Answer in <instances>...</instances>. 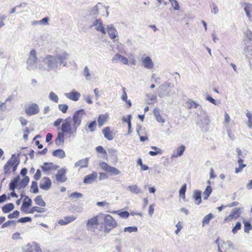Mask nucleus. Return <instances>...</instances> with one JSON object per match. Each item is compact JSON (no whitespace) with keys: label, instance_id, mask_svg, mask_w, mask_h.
<instances>
[{"label":"nucleus","instance_id":"69168bd1","mask_svg":"<svg viewBox=\"0 0 252 252\" xmlns=\"http://www.w3.org/2000/svg\"><path fill=\"white\" fill-rule=\"evenodd\" d=\"M96 151L99 153L105 155L107 154L106 150L101 146L96 147Z\"/></svg>","mask_w":252,"mask_h":252},{"label":"nucleus","instance_id":"49530a36","mask_svg":"<svg viewBox=\"0 0 252 252\" xmlns=\"http://www.w3.org/2000/svg\"><path fill=\"white\" fill-rule=\"evenodd\" d=\"M108 172L110 173L111 175H117L120 174V171L117 168L110 166L109 168Z\"/></svg>","mask_w":252,"mask_h":252},{"label":"nucleus","instance_id":"864d4df0","mask_svg":"<svg viewBox=\"0 0 252 252\" xmlns=\"http://www.w3.org/2000/svg\"><path fill=\"white\" fill-rule=\"evenodd\" d=\"M241 228V223L240 222H237L235 226L233 228L232 232L233 234H236L237 231L240 230Z\"/></svg>","mask_w":252,"mask_h":252},{"label":"nucleus","instance_id":"4468645a","mask_svg":"<svg viewBox=\"0 0 252 252\" xmlns=\"http://www.w3.org/2000/svg\"><path fill=\"white\" fill-rule=\"evenodd\" d=\"M15 160V155H12L10 158L7 161L4 165L3 169L4 174H9L10 173V169L13 165V162Z\"/></svg>","mask_w":252,"mask_h":252},{"label":"nucleus","instance_id":"a18cd8bd","mask_svg":"<svg viewBox=\"0 0 252 252\" xmlns=\"http://www.w3.org/2000/svg\"><path fill=\"white\" fill-rule=\"evenodd\" d=\"M187 189V185L184 184L179 190V195L181 197L183 198V199H185L186 198L185 196V192Z\"/></svg>","mask_w":252,"mask_h":252},{"label":"nucleus","instance_id":"7c9ffc66","mask_svg":"<svg viewBox=\"0 0 252 252\" xmlns=\"http://www.w3.org/2000/svg\"><path fill=\"white\" fill-rule=\"evenodd\" d=\"M185 146L184 145H181L177 150V154H173L172 155V158H177L178 157H181L182 156L183 154H184V152L185 150Z\"/></svg>","mask_w":252,"mask_h":252},{"label":"nucleus","instance_id":"c03bdc74","mask_svg":"<svg viewBox=\"0 0 252 252\" xmlns=\"http://www.w3.org/2000/svg\"><path fill=\"white\" fill-rule=\"evenodd\" d=\"M114 213H117L121 218L126 219L129 216V213L127 211L120 212L119 211H115Z\"/></svg>","mask_w":252,"mask_h":252},{"label":"nucleus","instance_id":"412c9836","mask_svg":"<svg viewBox=\"0 0 252 252\" xmlns=\"http://www.w3.org/2000/svg\"><path fill=\"white\" fill-rule=\"evenodd\" d=\"M127 189L132 193L138 194L143 193V191L136 185H132L127 187Z\"/></svg>","mask_w":252,"mask_h":252},{"label":"nucleus","instance_id":"c85d7f7f","mask_svg":"<svg viewBox=\"0 0 252 252\" xmlns=\"http://www.w3.org/2000/svg\"><path fill=\"white\" fill-rule=\"evenodd\" d=\"M108 8L103 6L101 3H100L99 15L102 16H106L107 17L109 15V12L107 10Z\"/></svg>","mask_w":252,"mask_h":252},{"label":"nucleus","instance_id":"bb28decb","mask_svg":"<svg viewBox=\"0 0 252 252\" xmlns=\"http://www.w3.org/2000/svg\"><path fill=\"white\" fill-rule=\"evenodd\" d=\"M100 3H98L96 5L92 7L90 10V15L96 17L99 15Z\"/></svg>","mask_w":252,"mask_h":252},{"label":"nucleus","instance_id":"052dcab7","mask_svg":"<svg viewBox=\"0 0 252 252\" xmlns=\"http://www.w3.org/2000/svg\"><path fill=\"white\" fill-rule=\"evenodd\" d=\"M19 215V212L17 210L14 211L12 213L9 214L8 215V219H13L17 218Z\"/></svg>","mask_w":252,"mask_h":252},{"label":"nucleus","instance_id":"39448f33","mask_svg":"<svg viewBox=\"0 0 252 252\" xmlns=\"http://www.w3.org/2000/svg\"><path fill=\"white\" fill-rule=\"evenodd\" d=\"M197 116L200 117L198 124L201 127L204 128L205 126L209 125L210 122V118L206 111L201 109L200 113H197Z\"/></svg>","mask_w":252,"mask_h":252},{"label":"nucleus","instance_id":"f257e3e1","mask_svg":"<svg viewBox=\"0 0 252 252\" xmlns=\"http://www.w3.org/2000/svg\"><path fill=\"white\" fill-rule=\"evenodd\" d=\"M86 115L84 109H80L76 111L72 116V126H71V118H67L62 125V132H59L55 140L56 145L59 146L63 144L64 141V133L69 134L68 138L74 137L76 134L77 129L81 123L83 116Z\"/></svg>","mask_w":252,"mask_h":252},{"label":"nucleus","instance_id":"58836bf2","mask_svg":"<svg viewBox=\"0 0 252 252\" xmlns=\"http://www.w3.org/2000/svg\"><path fill=\"white\" fill-rule=\"evenodd\" d=\"M186 106L189 109L191 108H197L199 105L192 100H189L186 102Z\"/></svg>","mask_w":252,"mask_h":252},{"label":"nucleus","instance_id":"f8f14e48","mask_svg":"<svg viewBox=\"0 0 252 252\" xmlns=\"http://www.w3.org/2000/svg\"><path fill=\"white\" fill-rule=\"evenodd\" d=\"M98 224L97 217H94L88 220L87 223V228L88 229L94 231Z\"/></svg>","mask_w":252,"mask_h":252},{"label":"nucleus","instance_id":"4be33fe9","mask_svg":"<svg viewBox=\"0 0 252 252\" xmlns=\"http://www.w3.org/2000/svg\"><path fill=\"white\" fill-rule=\"evenodd\" d=\"M201 191L199 190H195L193 192V197L194 199V203L196 205H199L202 201Z\"/></svg>","mask_w":252,"mask_h":252},{"label":"nucleus","instance_id":"f704fd0d","mask_svg":"<svg viewBox=\"0 0 252 252\" xmlns=\"http://www.w3.org/2000/svg\"><path fill=\"white\" fill-rule=\"evenodd\" d=\"M107 115L106 114L100 115L98 118V124L99 127H101L106 121Z\"/></svg>","mask_w":252,"mask_h":252},{"label":"nucleus","instance_id":"aec40b11","mask_svg":"<svg viewBox=\"0 0 252 252\" xmlns=\"http://www.w3.org/2000/svg\"><path fill=\"white\" fill-rule=\"evenodd\" d=\"M89 158L81 159L74 164V166L75 167H80V168H81L87 167L89 162Z\"/></svg>","mask_w":252,"mask_h":252},{"label":"nucleus","instance_id":"6e6552de","mask_svg":"<svg viewBox=\"0 0 252 252\" xmlns=\"http://www.w3.org/2000/svg\"><path fill=\"white\" fill-rule=\"evenodd\" d=\"M39 111L38 105L36 103L31 104L25 110V113L29 116L37 114Z\"/></svg>","mask_w":252,"mask_h":252},{"label":"nucleus","instance_id":"3c124183","mask_svg":"<svg viewBox=\"0 0 252 252\" xmlns=\"http://www.w3.org/2000/svg\"><path fill=\"white\" fill-rule=\"evenodd\" d=\"M170 2L174 10H180V6L179 5V3L177 1V0H170Z\"/></svg>","mask_w":252,"mask_h":252},{"label":"nucleus","instance_id":"338daca9","mask_svg":"<svg viewBox=\"0 0 252 252\" xmlns=\"http://www.w3.org/2000/svg\"><path fill=\"white\" fill-rule=\"evenodd\" d=\"M206 99L215 105H218V104L217 102V101L209 95L206 97Z\"/></svg>","mask_w":252,"mask_h":252},{"label":"nucleus","instance_id":"6e6d98bb","mask_svg":"<svg viewBox=\"0 0 252 252\" xmlns=\"http://www.w3.org/2000/svg\"><path fill=\"white\" fill-rule=\"evenodd\" d=\"M99 166L103 170L106 172L108 171L109 168L110 167V166H109L108 164L103 162H100L99 163Z\"/></svg>","mask_w":252,"mask_h":252},{"label":"nucleus","instance_id":"9b49d317","mask_svg":"<svg viewBox=\"0 0 252 252\" xmlns=\"http://www.w3.org/2000/svg\"><path fill=\"white\" fill-rule=\"evenodd\" d=\"M141 60L145 68L148 69H152L154 68V63L150 57H142Z\"/></svg>","mask_w":252,"mask_h":252},{"label":"nucleus","instance_id":"f3484780","mask_svg":"<svg viewBox=\"0 0 252 252\" xmlns=\"http://www.w3.org/2000/svg\"><path fill=\"white\" fill-rule=\"evenodd\" d=\"M112 62L114 63L122 62L124 64H127L128 63V60L125 57L119 54H116L112 58Z\"/></svg>","mask_w":252,"mask_h":252},{"label":"nucleus","instance_id":"6ab92c4d","mask_svg":"<svg viewBox=\"0 0 252 252\" xmlns=\"http://www.w3.org/2000/svg\"><path fill=\"white\" fill-rule=\"evenodd\" d=\"M64 95L68 99L75 101H78L81 96L80 94L76 92L74 90H73L69 93H65Z\"/></svg>","mask_w":252,"mask_h":252},{"label":"nucleus","instance_id":"20e7f679","mask_svg":"<svg viewBox=\"0 0 252 252\" xmlns=\"http://www.w3.org/2000/svg\"><path fill=\"white\" fill-rule=\"evenodd\" d=\"M38 59L36 57L35 50H32L30 53L29 57L27 61V69L32 70L36 68Z\"/></svg>","mask_w":252,"mask_h":252},{"label":"nucleus","instance_id":"79ce46f5","mask_svg":"<svg viewBox=\"0 0 252 252\" xmlns=\"http://www.w3.org/2000/svg\"><path fill=\"white\" fill-rule=\"evenodd\" d=\"M49 98L51 101L55 103H58L59 101V97L58 95L53 92H51L49 93Z\"/></svg>","mask_w":252,"mask_h":252},{"label":"nucleus","instance_id":"5701e85b","mask_svg":"<svg viewBox=\"0 0 252 252\" xmlns=\"http://www.w3.org/2000/svg\"><path fill=\"white\" fill-rule=\"evenodd\" d=\"M32 201L28 196H26V197L23 201V204L21 206V210L22 211L27 212L25 208H27L31 206Z\"/></svg>","mask_w":252,"mask_h":252},{"label":"nucleus","instance_id":"b1692460","mask_svg":"<svg viewBox=\"0 0 252 252\" xmlns=\"http://www.w3.org/2000/svg\"><path fill=\"white\" fill-rule=\"evenodd\" d=\"M153 114H154V116L156 118V119L157 120V121L158 122L161 123H164L165 122V119L162 118L161 117V115H160V110L159 108H155V109L153 111Z\"/></svg>","mask_w":252,"mask_h":252},{"label":"nucleus","instance_id":"4d7b16f0","mask_svg":"<svg viewBox=\"0 0 252 252\" xmlns=\"http://www.w3.org/2000/svg\"><path fill=\"white\" fill-rule=\"evenodd\" d=\"M68 108V107L67 104H59V109L63 113H65L67 112Z\"/></svg>","mask_w":252,"mask_h":252},{"label":"nucleus","instance_id":"f03ea898","mask_svg":"<svg viewBox=\"0 0 252 252\" xmlns=\"http://www.w3.org/2000/svg\"><path fill=\"white\" fill-rule=\"evenodd\" d=\"M69 56V54L65 51L57 53L55 56L47 55L42 59L44 65L40 63L39 69L48 71H57L61 69L62 65L66 66Z\"/></svg>","mask_w":252,"mask_h":252},{"label":"nucleus","instance_id":"9d476101","mask_svg":"<svg viewBox=\"0 0 252 252\" xmlns=\"http://www.w3.org/2000/svg\"><path fill=\"white\" fill-rule=\"evenodd\" d=\"M66 170L63 168L58 171L56 175V179L58 182L63 183L66 181L67 178L65 176Z\"/></svg>","mask_w":252,"mask_h":252},{"label":"nucleus","instance_id":"0eeeda50","mask_svg":"<svg viewBox=\"0 0 252 252\" xmlns=\"http://www.w3.org/2000/svg\"><path fill=\"white\" fill-rule=\"evenodd\" d=\"M52 182L49 177H43L40 181L39 187L45 190H49L51 187Z\"/></svg>","mask_w":252,"mask_h":252},{"label":"nucleus","instance_id":"ddd939ff","mask_svg":"<svg viewBox=\"0 0 252 252\" xmlns=\"http://www.w3.org/2000/svg\"><path fill=\"white\" fill-rule=\"evenodd\" d=\"M169 85L170 83H165L159 87L158 95L159 97L162 98L169 95V92L167 91V89L169 87Z\"/></svg>","mask_w":252,"mask_h":252},{"label":"nucleus","instance_id":"72a5a7b5","mask_svg":"<svg viewBox=\"0 0 252 252\" xmlns=\"http://www.w3.org/2000/svg\"><path fill=\"white\" fill-rule=\"evenodd\" d=\"M243 160L242 158H239L238 159V163L239 164V167L235 168V172L238 173L241 172L243 169L246 166V164L243 163Z\"/></svg>","mask_w":252,"mask_h":252},{"label":"nucleus","instance_id":"c9c22d12","mask_svg":"<svg viewBox=\"0 0 252 252\" xmlns=\"http://www.w3.org/2000/svg\"><path fill=\"white\" fill-rule=\"evenodd\" d=\"M36 204L45 207L46 206L45 202L42 199L41 195L37 196L34 200Z\"/></svg>","mask_w":252,"mask_h":252},{"label":"nucleus","instance_id":"e2e57ef3","mask_svg":"<svg viewBox=\"0 0 252 252\" xmlns=\"http://www.w3.org/2000/svg\"><path fill=\"white\" fill-rule=\"evenodd\" d=\"M19 163H20L19 160L15 156V160L13 162V165L12 167L13 172H15L17 170V168L18 165H19Z\"/></svg>","mask_w":252,"mask_h":252},{"label":"nucleus","instance_id":"2f4dec72","mask_svg":"<svg viewBox=\"0 0 252 252\" xmlns=\"http://www.w3.org/2000/svg\"><path fill=\"white\" fill-rule=\"evenodd\" d=\"M52 155L60 158H63L65 157V152L62 149H58L54 151L52 153Z\"/></svg>","mask_w":252,"mask_h":252},{"label":"nucleus","instance_id":"a19ab883","mask_svg":"<svg viewBox=\"0 0 252 252\" xmlns=\"http://www.w3.org/2000/svg\"><path fill=\"white\" fill-rule=\"evenodd\" d=\"M35 212L38 213H43L45 212V209L43 208H40L37 206H34L32 207L28 213L30 214H33Z\"/></svg>","mask_w":252,"mask_h":252},{"label":"nucleus","instance_id":"de8ad7c7","mask_svg":"<svg viewBox=\"0 0 252 252\" xmlns=\"http://www.w3.org/2000/svg\"><path fill=\"white\" fill-rule=\"evenodd\" d=\"M31 190H32V191L31 190L32 192L34 193H36L38 192V188L37 186V183L36 181H32V185L31 187Z\"/></svg>","mask_w":252,"mask_h":252},{"label":"nucleus","instance_id":"c756f323","mask_svg":"<svg viewBox=\"0 0 252 252\" xmlns=\"http://www.w3.org/2000/svg\"><path fill=\"white\" fill-rule=\"evenodd\" d=\"M151 149L154 150V151H151L149 152V154L151 156H155L162 154V150L157 147L152 146Z\"/></svg>","mask_w":252,"mask_h":252},{"label":"nucleus","instance_id":"603ef678","mask_svg":"<svg viewBox=\"0 0 252 252\" xmlns=\"http://www.w3.org/2000/svg\"><path fill=\"white\" fill-rule=\"evenodd\" d=\"M83 194L81 193L74 192L70 194L69 197L71 199H78L82 197Z\"/></svg>","mask_w":252,"mask_h":252},{"label":"nucleus","instance_id":"ea45409f","mask_svg":"<svg viewBox=\"0 0 252 252\" xmlns=\"http://www.w3.org/2000/svg\"><path fill=\"white\" fill-rule=\"evenodd\" d=\"M212 191V188L210 186H208L205 191L203 192L204 199L206 200L208 198Z\"/></svg>","mask_w":252,"mask_h":252},{"label":"nucleus","instance_id":"5fc2aeb1","mask_svg":"<svg viewBox=\"0 0 252 252\" xmlns=\"http://www.w3.org/2000/svg\"><path fill=\"white\" fill-rule=\"evenodd\" d=\"M76 219V217L74 216H67L65 217L64 218V220L67 223V224L69 223L70 222L73 221Z\"/></svg>","mask_w":252,"mask_h":252},{"label":"nucleus","instance_id":"13d9d810","mask_svg":"<svg viewBox=\"0 0 252 252\" xmlns=\"http://www.w3.org/2000/svg\"><path fill=\"white\" fill-rule=\"evenodd\" d=\"M15 224H16V222L15 220H8L2 224L1 228H4L6 227H8V226H9L11 224H13L14 225H15Z\"/></svg>","mask_w":252,"mask_h":252},{"label":"nucleus","instance_id":"1a4fd4ad","mask_svg":"<svg viewBox=\"0 0 252 252\" xmlns=\"http://www.w3.org/2000/svg\"><path fill=\"white\" fill-rule=\"evenodd\" d=\"M43 171L48 175L49 172L51 171L56 170L58 166L55 165L53 163L44 162L43 165L40 166Z\"/></svg>","mask_w":252,"mask_h":252},{"label":"nucleus","instance_id":"dca6fc26","mask_svg":"<svg viewBox=\"0 0 252 252\" xmlns=\"http://www.w3.org/2000/svg\"><path fill=\"white\" fill-rule=\"evenodd\" d=\"M97 178V174L95 172L86 176L84 179L83 182L86 184H91L95 181Z\"/></svg>","mask_w":252,"mask_h":252},{"label":"nucleus","instance_id":"cd10ccee","mask_svg":"<svg viewBox=\"0 0 252 252\" xmlns=\"http://www.w3.org/2000/svg\"><path fill=\"white\" fill-rule=\"evenodd\" d=\"M30 182V178L28 176H25L23 179L19 183V189H23L26 188Z\"/></svg>","mask_w":252,"mask_h":252},{"label":"nucleus","instance_id":"2eb2a0df","mask_svg":"<svg viewBox=\"0 0 252 252\" xmlns=\"http://www.w3.org/2000/svg\"><path fill=\"white\" fill-rule=\"evenodd\" d=\"M107 32L109 37L114 39L118 37V32L113 25H108L107 27Z\"/></svg>","mask_w":252,"mask_h":252},{"label":"nucleus","instance_id":"8fccbe9b","mask_svg":"<svg viewBox=\"0 0 252 252\" xmlns=\"http://www.w3.org/2000/svg\"><path fill=\"white\" fill-rule=\"evenodd\" d=\"M223 247L227 250H233L234 246L232 242L230 241H227L226 242H223Z\"/></svg>","mask_w":252,"mask_h":252},{"label":"nucleus","instance_id":"423d86ee","mask_svg":"<svg viewBox=\"0 0 252 252\" xmlns=\"http://www.w3.org/2000/svg\"><path fill=\"white\" fill-rule=\"evenodd\" d=\"M93 24L91 27H94L95 30L100 32L103 34L106 33V31L103 26L102 20L100 19H95L93 21Z\"/></svg>","mask_w":252,"mask_h":252},{"label":"nucleus","instance_id":"4c0bfd02","mask_svg":"<svg viewBox=\"0 0 252 252\" xmlns=\"http://www.w3.org/2000/svg\"><path fill=\"white\" fill-rule=\"evenodd\" d=\"M214 218V216L212 214L210 213L206 215L203 219L202 223V225L204 226L205 224H208L210 220Z\"/></svg>","mask_w":252,"mask_h":252},{"label":"nucleus","instance_id":"37998d69","mask_svg":"<svg viewBox=\"0 0 252 252\" xmlns=\"http://www.w3.org/2000/svg\"><path fill=\"white\" fill-rule=\"evenodd\" d=\"M83 75L87 80H90L91 79V75L90 72L89 68L87 66H85L83 71Z\"/></svg>","mask_w":252,"mask_h":252},{"label":"nucleus","instance_id":"a878e982","mask_svg":"<svg viewBox=\"0 0 252 252\" xmlns=\"http://www.w3.org/2000/svg\"><path fill=\"white\" fill-rule=\"evenodd\" d=\"M20 179L19 176L15 177L13 180H12L9 183V189L13 191L14 190L15 188L19 186V181Z\"/></svg>","mask_w":252,"mask_h":252},{"label":"nucleus","instance_id":"0e129e2a","mask_svg":"<svg viewBox=\"0 0 252 252\" xmlns=\"http://www.w3.org/2000/svg\"><path fill=\"white\" fill-rule=\"evenodd\" d=\"M12 239L14 240H18L22 239V238L21 237L20 233L17 232L12 234Z\"/></svg>","mask_w":252,"mask_h":252},{"label":"nucleus","instance_id":"680f3d73","mask_svg":"<svg viewBox=\"0 0 252 252\" xmlns=\"http://www.w3.org/2000/svg\"><path fill=\"white\" fill-rule=\"evenodd\" d=\"M96 125V121H94L88 125V128L90 129L91 132H94L95 130Z\"/></svg>","mask_w":252,"mask_h":252},{"label":"nucleus","instance_id":"bf43d9fd","mask_svg":"<svg viewBox=\"0 0 252 252\" xmlns=\"http://www.w3.org/2000/svg\"><path fill=\"white\" fill-rule=\"evenodd\" d=\"M32 219L29 217H26L21 218L17 220L18 222L25 223L29 221H31Z\"/></svg>","mask_w":252,"mask_h":252},{"label":"nucleus","instance_id":"473e14b6","mask_svg":"<svg viewBox=\"0 0 252 252\" xmlns=\"http://www.w3.org/2000/svg\"><path fill=\"white\" fill-rule=\"evenodd\" d=\"M14 208V204L12 203H9L2 207V211L4 213H8L12 211Z\"/></svg>","mask_w":252,"mask_h":252},{"label":"nucleus","instance_id":"393cba45","mask_svg":"<svg viewBox=\"0 0 252 252\" xmlns=\"http://www.w3.org/2000/svg\"><path fill=\"white\" fill-rule=\"evenodd\" d=\"M102 133L104 134V136L105 138L109 140H112L114 138V136H113L112 132L110 130L109 127H106L104 128L102 130Z\"/></svg>","mask_w":252,"mask_h":252},{"label":"nucleus","instance_id":"09e8293b","mask_svg":"<svg viewBox=\"0 0 252 252\" xmlns=\"http://www.w3.org/2000/svg\"><path fill=\"white\" fill-rule=\"evenodd\" d=\"M138 230L137 226H128L125 227L124 229V232H128L129 233L136 232Z\"/></svg>","mask_w":252,"mask_h":252},{"label":"nucleus","instance_id":"e433bc0d","mask_svg":"<svg viewBox=\"0 0 252 252\" xmlns=\"http://www.w3.org/2000/svg\"><path fill=\"white\" fill-rule=\"evenodd\" d=\"M244 224V231L245 233H249L250 231L252 229V225L251 223L244 220L243 221Z\"/></svg>","mask_w":252,"mask_h":252},{"label":"nucleus","instance_id":"774afa93","mask_svg":"<svg viewBox=\"0 0 252 252\" xmlns=\"http://www.w3.org/2000/svg\"><path fill=\"white\" fill-rule=\"evenodd\" d=\"M41 173L39 169H37L36 171L35 174L34 175V179L35 180H38L41 177Z\"/></svg>","mask_w":252,"mask_h":252},{"label":"nucleus","instance_id":"a211bd4d","mask_svg":"<svg viewBox=\"0 0 252 252\" xmlns=\"http://www.w3.org/2000/svg\"><path fill=\"white\" fill-rule=\"evenodd\" d=\"M241 213L240 208H235L233 209L228 217L224 220V222L227 220H231L233 218L237 219L240 216Z\"/></svg>","mask_w":252,"mask_h":252},{"label":"nucleus","instance_id":"7ed1b4c3","mask_svg":"<svg viewBox=\"0 0 252 252\" xmlns=\"http://www.w3.org/2000/svg\"><path fill=\"white\" fill-rule=\"evenodd\" d=\"M104 220V231L109 233L110 231L116 227L117 223L113 218L109 215L102 214Z\"/></svg>","mask_w":252,"mask_h":252}]
</instances>
